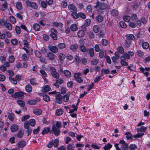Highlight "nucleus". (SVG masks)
Segmentation results:
<instances>
[{
  "label": "nucleus",
  "instance_id": "38",
  "mask_svg": "<svg viewBox=\"0 0 150 150\" xmlns=\"http://www.w3.org/2000/svg\"><path fill=\"white\" fill-rule=\"evenodd\" d=\"M125 135H126V137L127 140H130L132 139V135L129 132H126L125 133Z\"/></svg>",
  "mask_w": 150,
  "mask_h": 150
},
{
  "label": "nucleus",
  "instance_id": "3",
  "mask_svg": "<svg viewBox=\"0 0 150 150\" xmlns=\"http://www.w3.org/2000/svg\"><path fill=\"white\" fill-rule=\"evenodd\" d=\"M51 31V33L50 34V35L52 38L54 40H56L57 38V30L54 28H52L50 30Z\"/></svg>",
  "mask_w": 150,
  "mask_h": 150
},
{
  "label": "nucleus",
  "instance_id": "27",
  "mask_svg": "<svg viewBox=\"0 0 150 150\" xmlns=\"http://www.w3.org/2000/svg\"><path fill=\"white\" fill-rule=\"evenodd\" d=\"M78 47V46L77 45H72L70 46V49L73 51H75Z\"/></svg>",
  "mask_w": 150,
  "mask_h": 150
},
{
  "label": "nucleus",
  "instance_id": "22",
  "mask_svg": "<svg viewBox=\"0 0 150 150\" xmlns=\"http://www.w3.org/2000/svg\"><path fill=\"white\" fill-rule=\"evenodd\" d=\"M26 144V143L25 141H21L18 144V146L19 148H22L23 147H24Z\"/></svg>",
  "mask_w": 150,
  "mask_h": 150
},
{
  "label": "nucleus",
  "instance_id": "49",
  "mask_svg": "<svg viewBox=\"0 0 150 150\" xmlns=\"http://www.w3.org/2000/svg\"><path fill=\"white\" fill-rule=\"evenodd\" d=\"M30 125L32 126H34L35 124V121L34 119H30L29 122Z\"/></svg>",
  "mask_w": 150,
  "mask_h": 150
},
{
  "label": "nucleus",
  "instance_id": "6",
  "mask_svg": "<svg viewBox=\"0 0 150 150\" xmlns=\"http://www.w3.org/2000/svg\"><path fill=\"white\" fill-rule=\"evenodd\" d=\"M139 70L141 72L143 73L146 76H147L149 75V73L145 71H149L150 70V68L149 67H145V69L143 67H140Z\"/></svg>",
  "mask_w": 150,
  "mask_h": 150
},
{
  "label": "nucleus",
  "instance_id": "25",
  "mask_svg": "<svg viewBox=\"0 0 150 150\" xmlns=\"http://www.w3.org/2000/svg\"><path fill=\"white\" fill-rule=\"evenodd\" d=\"M53 24L54 26L56 27H59L60 28H62L63 26V24L62 23L57 22H53Z\"/></svg>",
  "mask_w": 150,
  "mask_h": 150
},
{
  "label": "nucleus",
  "instance_id": "28",
  "mask_svg": "<svg viewBox=\"0 0 150 150\" xmlns=\"http://www.w3.org/2000/svg\"><path fill=\"white\" fill-rule=\"evenodd\" d=\"M33 28L36 31H39L40 28V27L39 24L37 23H35L33 25Z\"/></svg>",
  "mask_w": 150,
  "mask_h": 150
},
{
  "label": "nucleus",
  "instance_id": "47",
  "mask_svg": "<svg viewBox=\"0 0 150 150\" xmlns=\"http://www.w3.org/2000/svg\"><path fill=\"white\" fill-rule=\"evenodd\" d=\"M91 21L90 19H87L85 21L84 24L86 26H88L90 24Z\"/></svg>",
  "mask_w": 150,
  "mask_h": 150
},
{
  "label": "nucleus",
  "instance_id": "4",
  "mask_svg": "<svg viewBox=\"0 0 150 150\" xmlns=\"http://www.w3.org/2000/svg\"><path fill=\"white\" fill-rule=\"evenodd\" d=\"M119 143L121 144V148L122 150H128V144L124 140H121L119 142Z\"/></svg>",
  "mask_w": 150,
  "mask_h": 150
},
{
  "label": "nucleus",
  "instance_id": "16",
  "mask_svg": "<svg viewBox=\"0 0 150 150\" xmlns=\"http://www.w3.org/2000/svg\"><path fill=\"white\" fill-rule=\"evenodd\" d=\"M25 89L26 92L28 93H30L32 91V87L30 85L28 84L25 86Z\"/></svg>",
  "mask_w": 150,
  "mask_h": 150
},
{
  "label": "nucleus",
  "instance_id": "8",
  "mask_svg": "<svg viewBox=\"0 0 150 150\" xmlns=\"http://www.w3.org/2000/svg\"><path fill=\"white\" fill-rule=\"evenodd\" d=\"M68 8L69 9L73 12L75 11H77V9L75 6L73 4H69L68 6Z\"/></svg>",
  "mask_w": 150,
  "mask_h": 150
},
{
  "label": "nucleus",
  "instance_id": "23",
  "mask_svg": "<svg viewBox=\"0 0 150 150\" xmlns=\"http://www.w3.org/2000/svg\"><path fill=\"white\" fill-rule=\"evenodd\" d=\"M126 37H127V39L128 40L129 39L133 40L135 39V37L134 35L133 34H127L126 35Z\"/></svg>",
  "mask_w": 150,
  "mask_h": 150
},
{
  "label": "nucleus",
  "instance_id": "37",
  "mask_svg": "<svg viewBox=\"0 0 150 150\" xmlns=\"http://www.w3.org/2000/svg\"><path fill=\"white\" fill-rule=\"evenodd\" d=\"M143 48L144 49H147L149 47V44L146 42H144L142 44Z\"/></svg>",
  "mask_w": 150,
  "mask_h": 150
},
{
  "label": "nucleus",
  "instance_id": "39",
  "mask_svg": "<svg viewBox=\"0 0 150 150\" xmlns=\"http://www.w3.org/2000/svg\"><path fill=\"white\" fill-rule=\"evenodd\" d=\"M6 28L9 30H11L12 29V25L9 23H7L5 26Z\"/></svg>",
  "mask_w": 150,
  "mask_h": 150
},
{
  "label": "nucleus",
  "instance_id": "11",
  "mask_svg": "<svg viewBox=\"0 0 150 150\" xmlns=\"http://www.w3.org/2000/svg\"><path fill=\"white\" fill-rule=\"evenodd\" d=\"M23 96V94L21 92H16L13 95H12V97L14 98L20 97Z\"/></svg>",
  "mask_w": 150,
  "mask_h": 150
},
{
  "label": "nucleus",
  "instance_id": "53",
  "mask_svg": "<svg viewBox=\"0 0 150 150\" xmlns=\"http://www.w3.org/2000/svg\"><path fill=\"white\" fill-rule=\"evenodd\" d=\"M15 31L16 33L18 34H19L21 33V28L18 26H16L15 27Z\"/></svg>",
  "mask_w": 150,
  "mask_h": 150
},
{
  "label": "nucleus",
  "instance_id": "5",
  "mask_svg": "<svg viewBox=\"0 0 150 150\" xmlns=\"http://www.w3.org/2000/svg\"><path fill=\"white\" fill-rule=\"evenodd\" d=\"M55 98L57 103L60 104L62 103V96L59 93H57L56 95L55 96Z\"/></svg>",
  "mask_w": 150,
  "mask_h": 150
},
{
  "label": "nucleus",
  "instance_id": "1",
  "mask_svg": "<svg viewBox=\"0 0 150 150\" xmlns=\"http://www.w3.org/2000/svg\"><path fill=\"white\" fill-rule=\"evenodd\" d=\"M62 126L61 122L57 121L55 124H53L52 127V131L53 132L54 135L57 136H58L60 133L59 128Z\"/></svg>",
  "mask_w": 150,
  "mask_h": 150
},
{
  "label": "nucleus",
  "instance_id": "36",
  "mask_svg": "<svg viewBox=\"0 0 150 150\" xmlns=\"http://www.w3.org/2000/svg\"><path fill=\"white\" fill-rule=\"evenodd\" d=\"M93 31L96 33L98 32L99 31V28L98 25H95L93 28Z\"/></svg>",
  "mask_w": 150,
  "mask_h": 150
},
{
  "label": "nucleus",
  "instance_id": "32",
  "mask_svg": "<svg viewBox=\"0 0 150 150\" xmlns=\"http://www.w3.org/2000/svg\"><path fill=\"white\" fill-rule=\"evenodd\" d=\"M91 146L93 148L97 149H99L101 148V146L98 144L95 143L92 144L91 145Z\"/></svg>",
  "mask_w": 150,
  "mask_h": 150
},
{
  "label": "nucleus",
  "instance_id": "19",
  "mask_svg": "<svg viewBox=\"0 0 150 150\" xmlns=\"http://www.w3.org/2000/svg\"><path fill=\"white\" fill-rule=\"evenodd\" d=\"M122 58H124L125 59H129L130 58V55L129 54L127 53H125L123 54L122 56L120 57L121 59H122Z\"/></svg>",
  "mask_w": 150,
  "mask_h": 150
},
{
  "label": "nucleus",
  "instance_id": "52",
  "mask_svg": "<svg viewBox=\"0 0 150 150\" xmlns=\"http://www.w3.org/2000/svg\"><path fill=\"white\" fill-rule=\"evenodd\" d=\"M130 17L129 16H125L123 17V19L125 21L128 22L130 19Z\"/></svg>",
  "mask_w": 150,
  "mask_h": 150
},
{
  "label": "nucleus",
  "instance_id": "63",
  "mask_svg": "<svg viewBox=\"0 0 150 150\" xmlns=\"http://www.w3.org/2000/svg\"><path fill=\"white\" fill-rule=\"evenodd\" d=\"M120 26L122 28H125L127 27V25L123 21H120Z\"/></svg>",
  "mask_w": 150,
  "mask_h": 150
},
{
  "label": "nucleus",
  "instance_id": "7",
  "mask_svg": "<svg viewBox=\"0 0 150 150\" xmlns=\"http://www.w3.org/2000/svg\"><path fill=\"white\" fill-rule=\"evenodd\" d=\"M49 49L54 53H57L58 52V49L55 46H50L48 47Z\"/></svg>",
  "mask_w": 150,
  "mask_h": 150
},
{
  "label": "nucleus",
  "instance_id": "44",
  "mask_svg": "<svg viewBox=\"0 0 150 150\" xmlns=\"http://www.w3.org/2000/svg\"><path fill=\"white\" fill-rule=\"evenodd\" d=\"M136 54L138 57H142L144 55V53L140 50H138L136 52Z\"/></svg>",
  "mask_w": 150,
  "mask_h": 150
},
{
  "label": "nucleus",
  "instance_id": "41",
  "mask_svg": "<svg viewBox=\"0 0 150 150\" xmlns=\"http://www.w3.org/2000/svg\"><path fill=\"white\" fill-rule=\"evenodd\" d=\"M17 103L18 105H20L21 107L24 106L25 105V103L23 101L21 100H18Z\"/></svg>",
  "mask_w": 150,
  "mask_h": 150
},
{
  "label": "nucleus",
  "instance_id": "46",
  "mask_svg": "<svg viewBox=\"0 0 150 150\" xmlns=\"http://www.w3.org/2000/svg\"><path fill=\"white\" fill-rule=\"evenodd\" d=\"M129 148L130 150H135V149H137V147L134 144H130Z\"/></svg>",
  "mask_w": 150,
  "mask_h": 150
},
{
  "label": "nucleus",
  "instance_id": "54",
  "mask_svg": "<svg viewBox=\"0 0 150 150\" xmlns=\"http://www.w3.org/2000/svg\"><path fill=\"white\" fill-rule=\"evenodd\" d=\"M36 56L38 58H40L42 56V54L40 52L38 51L35 50V51Z\"/></svg>",
  "mask_w": 150,
  "mask_h": 150
},
{
  "label": "nucleus",
  "instance_id": "24",
  "mask_svg": "<svg viewBox=\"0 0 150 150\" xmlns=\"http://www.w3.org/2000/svg\"><path fill=\"white\" fill-rule=\"evenodd\" d=\"M50 89V88L48 85H46L45 86L42 88V91L44 92H47L49 91Z\"/></svg>",
  "mask_w": 150,
  "mask_h": 150
},
{
  "label": "nucleus",
  "instance_id": "34",
  "mask_svg": "<svg viewBox=\"0 0 150 150\" xmlns=\"http://www.w3.org/2000/svg\"><path fill=\"white\" fill-rule=\"evenodd\" d=\"M96 20L98 21V22L99 23H100L102 22L103 20V17L100 16V15H98L97 16L96 18Z\"/></svg>",
  "mask_w": 150,
  "mask_h": 150
},
{
  "label": "nucleus",
  "instance_id": "58",
  "mask_svg": "<svg viewBox=\"0 0 150 150\" xmlns=\"http://www.w3.org/2000/svg\"><path fill=\"white\" fill-rule=\"evenodd\" d=\"M29 122L28 121H26L24 123V127L25 129H28L29 128Z\"/></svg>",
  "mask_w": 150,
  "mask_h": 150
},
{
  "label": "nucleus",
  "instance_id": "51",
  "mask_svg": "<svg viewBox=\"0 0 150 150\" xmlns=\"http://www.w3.org/2000/svg\"><path fill=\"white\" fill-rule=\"evenodd\" d=\"M30 117V116L28 115H27L23 116L21 118V121L23 122L24 121L29 119Z\"/></svg>",
  "mask_w": 150,
  "mask_h": 150
},
{
  "label": "nucleus",
  "instance_id": "42",
  "mask_svg": "<svg viewBox=\"0 0 150 150\" xmlns=\"http://www.w3.org/2000/svg\"><path fill=\"white\" fill-rule=\"evenodd\" d=\"M30 84L33 85L37 84L35 79L34 78H32L30 80Z\"/></svg>",
  "mask_w": 150,
  "mask_h": 150
},
{
  "label": "nucleus",
  "instance_id": "15",
  "mask_svg": "<svg viewBox=\"0 0 150 150\" xmlns=\"http://www.w3.org/2000/svg\"><path fill=\"white\" fill-rule=\"evenodd\" d=\"M18 126L16 125H13L11 127V131L12 132H15L18 130Z\"/></svg>",
  "mask_w": 150,
  "mask_h": 150
},
{
  "label": "nucleus",
  "instance_id": "21",
  "mask_svg": "<svg viewBox=\"0 0 150 150\" xmlns=\"http://www.w3.org/2000/svg\"><path fill=\"white\" fill-rule=\"evenodd\" d=\"M34 113L36 115H40L42 112V110L39 109H35L33 110Z\"/></svg>",
  "mask_w": 150,
  "mask_h": 150
},
{
  "label": "nucleus",
  "instance_id": "45",
  "mask_svg": "<svg viewBox=\"0 0 150 150\" xmlns=\"http://www.w3.org/2000/svg\"><path fill=\"white\" fill-rule=\"evenodd\" d=\"M43 99L44 101L46 102H48L50 100L49 96L46 95H43Z\"/></svg>",
  "mask_w": 150,
  "mask_h": 150
},
{
  "label": "nucleus",
  "instance_id": "33",
  "mask_svg": "<svg viewBox=\"0 0 150 150\" xmlns=\"http://www.w3.org/2000/svg\"><path fill=\"white\" fill-rule=\"evenodd\" d=\"M51 74L53 77L55 78L56 79H59L60 76L59 74L57 71Z\"/></svg>",
  "mask_w": 150,
  "mask_h": 150
},
{
  "label": "nucleus",
  "instance_id": "17",
  "mask_svg": "<svg viewBox=\"0 0 150 150\" xmlns=\"http://www.w3.org/2000/svg\"><path fill=\"white\" fill-rule=\"evenodd\" d=\"M99 62V60L97 59H93L90 61L91 64L93 65H96Z\"/></svg>",
  "mask_w": 150,
  "mask_h": 150
},
{
  "label": "nucleus",
  "instance_id": "60",
  "mask_svg": "<svg viewBox=\"0 0 150 150\" xmlns=\"http://www.w3.org/2000/svg\"><path fill=\"white\" fill-rule=\"evenodd\" d=\"M120 63L123 66H126L128 65V64L124 60L121 59Z\"/></svg>",
  "mask_w": 150,
  "mask_h": 150
},
{
  "label": "nucleus",
  "instance_id": "18",
  "mask_svg": "<svg viewBox=\"0 0 150 150\" xmlns=\"http://www.w3.org/2000/svg\"><path fill=\"white\" fill-rule=\"evenodd\" d=\"M8 117L10 120L13 121L15 118V115L13 113H9L8 115Z\"/></svg>",
  "mask_w": 150,
  "mask_h": 150
},
{
  "label": "nucleus",
  "instance_id": "31",
  "mask_svg": "<svg viewBox=\"0 0 150 150\" xmlns=\"http://www.w3.org/2000/svg\"><path fill=\"white\" fill-rule=\"evenodd\" d=\"M66 47V45L64 43H60L58 45V47L60 49H64Z\"/></svg>",
  "mask_w": 150,
  "mask_h": 150
},
{
  "label": "nucleus",
  "instance_id": "9",
  "mask_svg": "<svg viewBox=\"0 0 150 150\" xmlns=\"http://www.w3.org/2000/svg\"><path fill=\"white\" fill-rule=\"evenodd\" d=\"M54 55L50 52L47 53V54L46 57L47 59L51 60H52L54 58Z\"/></svg>",
  "mask_w": 150,
  "mask_h": 150
},
{
  "label": "nucleus",
  "instance_id": "40",
  "mask_svg": "<svg viewBox=\"0 0 150 150\" xmlns=\"http://www.w3.org/2000/svg\"><path fill=\"white\" fill-rule=\"evenodd\" d=\"M64 73L65 75L68 77H70L71 76V72L68 70H65L64 71Z\"/></svg>",
  "mask_w": 150,
  "mask_h": 150
},
{
  "label": "nucleus",
  "instance_id": "43",
  "mask_svg": "<svg viewBox=\"0 0 150 150\" xmlns=\"http://www.w3.org/2000/svg\"><path fill=\"white\" fill-rule=\"evenodd\" d=\"M9 79L12 83L14 84H16L17 83V81L14 78H12L11 77H9Z\"/></svg>",
  "mask_w": 150,
  "mask_h": 150
},
{
  "label": "nucleus",
  "instance_id": "57",
  "mask_svg": "<svg viewBox=\"0 0 150 150\" xmlns=\"http://www.w3.org/2000/svg\"><path fill=\"white\" fill-rule=\"evenodd\" d=\"M102 76V75H100L98 76H96L94 80V82L96 83L98 82L101 79Z\"/></svg>",
  "mask_w": 150,
  "mask_h": 150
},
{
  "label": "nucleus",
  "instance_id": "56",
  "mask_svg": "<svg viewBox=\"0 0 150 150\" xmlns=\"http://www.w3.org/2000/svg\"><path fill=\"white\" fill-rule=\"evenodd\" d=\"M89 53L91 57H92L94 56V52L93 48H91L89 49Z\"/></svg>",
  "mask_w": 150,
  "mask_h": 150
},
{
  "label": "nucleus",
  "instance_id": "59",
  "mask_svg": "<svg viewBox=\"0 0 150 150\" xmlns=\"http://www.w3.org/2000/svg\"><path fill=\"white\" fill-rule=\"evenodd\" d=\"M59 57L60 60L62 61L65 59V55L62 53H60L59 55Z\"/></svg>",
  "mask_w": 150,
  "mask_h": 150
},
{
  "label": "nucleus",
  "instance_id": "29",
  "mask_svg": "<svg viewBox=\"0 0 150 150\" xmlns=\"http://www.w3.org/2000/svg\"><path fill=\"white\" fill-rule=\"evenodd\" d=\"M84 35V32L83 30H80L78 32V35L79 38L83 37Z\"/></svg>",
  "mask_w": 150,
  "mask_h": 150
},
{
  "label": "nucleus",
  "instance_id": "55",
  "mask_svg": "<svg viewBox=\"0 0 150 150\" xmlns=\"http://www.w3.org/2000/svg\"><path fill=\"white\" fill-rule=\"evenodd\" d=\"M15 60V58L13 56L11 55L9 56L8 58V60L9 62L12 63Z\"/></svg>",
  "mask_w": 150,
  "mask_h": 150
},
{
  "label": "nucleus",
  "instance_id": "10",
  "mask_svg": "<svg viewBox=\"0 0 150 150\" xmlns=\"http://www.w3.org/2000/svg\"><path fill=\"white\" fill-rule=\"evenodd\" d=\"M71 93L70 92H68L67 94L64 96H62V99L64 102H67L69 100V97Z\"/></svg>",
  "mask_w": 150,
  "mask_h": 150
},
{
  "label": "nucleus",
  "instance_id": "35",
  "mask_svg": "<svg viewBox=\"0 0 150 150\" xmlns=\"http://www.w3.org/2000/svg\"><path fill=\"white\" fill-rule=\"evenodd\" d=\"M76 12L77 11L73 12L71 13L72 16L74 18L76 19L78 18L79 17V13L77 14L76 13Z\"/></svg>",
  "mask_w": 150,
  "mask_h": 150
},
{
  "label": "nucleus",
  "instance_id": "14",
  "mask_svg": "<svg viewBox=\"0 0 150 150\" xmlns=\"http://www.w3.org/2000/svg\"><path fill=\"white\" fill-rule=\"evenodd\" d=\"M16 7L17 9L19 10L22 9L23 8V5L22 3L19 1L16 2Z\"/></svg>",
  "mask_w": 150,
  "mask_h": 150
},
{
  "label": "nucleus",
  "instance_id": "50",
  "mask_svg": "<svg viewBox=\"0 0 150 150\" xmlns=\"http://www.w3.org/2000/svg\"><path fill=\"white\" fill-rule=\"evenodd\" d=\"M28 58V57L25 54H23L22 55V58L23 60H27Z\"/></svg>",
  "mask_w": 150,
  "mask_h": 150
},
{
  "label": "nucleus",
  "instance_id": "62",
  "mask_svg": "<svg viewBox=\"0 0 150 150\" xmlns=\"http://www.w3.org/2000/svg\"><path fill=\"white\" fill-rule=\"evenodd\" d=\"M50 131V129L49 128H46L44 129L42 132V134H44L48 133Z\"/></svg>",
  "mask_w": 150,
  "mask_h": 150
},
{
  "label": "nucleus",
  "instance_id": "12",
  "mask_svg": "<svg viewBox=\"0 0 150 150\" xmlns=\"http://www.w3.org/2000/svg\"><path fill=\"white\" fill-rule=\"evenodd\" d=\"M64 111L61 109L59 108L57 109L55 112V115L57 116L61 115L63 113Z\"/></svg>",
  "mask_w": 150,
  "mask_h": 150
},
{
  "label": "nucleus",
  "instance_id": "20",
  "mask_svg": "<svg viewBox=\"0 0 150 150\" xmlns=\"http://www.w3.org/2000/svg\"><path fill=\"white\" fill-rule=\"evenodd\" d=\"M111 14L113 16H116L118 15L119 12L117 10L114 9L112 10Z\"/></svg>",
  "mask_w": 150,
  "mask_h": 150
},
{
  "label": "nucleus",
  "instance_id": "48",
  "mask_svg": "<svg viewBox=\"0 0 150 150\" xmlns=\"http://www.w3.org/2000/svg\"><path fill=\"white\" fill-rule=\"evenodd\" d=\"M117 50L118 52L120 53L123 54L124 52V50L123 48L121 46L118 47Z\"/></svg>",
  "mask_w": 150,
  "mask_h": 150
},
{
  "label": "nucleus",
  "instance_id": "2",
  "mask_svg": "<svg viewBox=\"0 0 150 150\" xmlns=\"http://www.w3.org/2000/svg\"><path fill=\"white\" fill-rule=\"evenodd\" d=\"M147 128L144 126H142L140 128H137V130L138 132H145L146 129ZM144 134L142 133H138L137 134L134 136V138L141 137L142 136L144 135Z\"/></svg>",
  "mask_w": 150,
  "mask_h": 150
},
{
  "label": "nucleus",
  "instance_id": "13",
  "mask_svg": "<svg viewBox=\"0 0 150 150\" xmlns=\"http://www.w3.org/2000/svg\"><path fill=\"white\" fill-rule=\"evenodd\" d=\"M70 28L72 31H76L78 29V25L76 24H73L71 25Z\"/></svg>",
  "mask_w": 150,
  "mask_h": 150
},
{
  "label": "nucleus",
  "instance_id": "61",
  "mask_svg": "<svg viewBox=\"0 0 150 150\" xmlns=\"http://www.w3.org/2000/svg\"><path fill=\"white\" fill-rule=\"evenodd\" d=\"M59 142V141L58 139H55L53 143V146L55 147H56L58 146Z\"/></svg>",
  "mask_w": 150,
  "mask_h": 150
},
{
  "label": "nucleus",
  "instance_id": "30",
  "mask_svg": "<svg viewBox=\"0 0 150 150\" xmlns=\"http://www.w3.org/2000/svg\"><path fill=\"white\" fill-rule=\"evenodd\" d=\"M10 21L13 24H15L16 23V18L13 16H11L9 17Z\"/></svg>",
  "mask_w": 150,
  "mask_h": 150
},
{
  "label": "nucleus",
  "instance_id": "26",
  "mask_svg": "<svg viewBox=\"0 0 150 150\" xmlns=\"http://www.w3.org/2000/svg\"><path fill=\"white\" fill-rule=\"evenodd\" d=\"M112 146V145L110 143H108L107 145H105L103 147L104 150H109L110 149Z\"/></svg>",
  "mask_w": 150,
  "mask_h": 150
},
{
  "label": "nucleus",
  "instance_id": "64",
  "mask_svg": "<svg viewBox=\"0 0 150 150\" xmlns=\"http://www.w3.org/2000/svg\"><path fill=\"white\" fill-rule=\"evenodd\" d=\"M99 8L102 10H104L106 8V6H105L104 4L102 3L99 4L98 5Z\"/></svg>",
  "mask_w": 150,
  "mask_h": 150
}]
</instances>
